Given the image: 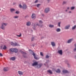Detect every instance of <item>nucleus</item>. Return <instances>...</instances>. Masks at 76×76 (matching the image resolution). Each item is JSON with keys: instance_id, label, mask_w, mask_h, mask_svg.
<instances>
[{"instance_id": "f257e3e1", "label": "nucleus", "mask_w": 76, "mask_h": 76, "mask_svg": "<svg viewBox=\"0 0 76 76\" xmlns=\"http://www.w3.org/2000/svg\"><path fill=\"white\" fill-rule=\"evenodd\" d=\"M29 51L30 52L31 54H32V55L33 56L34 58H35V59H36V60H38L39 58H37V57L36 56H35V53H34V51L31 50H29Z\"/></svg>"}, {"instance_id": "f03ea898", "label": "nucleus", "mask_w": 76, "mask_h": 76, "mask_svg": "<svg viewBox=\"0 0 76 76\" xmlns=\"http://www.w3.org/2000/svg\"><path fill=\"white\" fill-rule=\"evenodd\" d=\"M10 51L11 53L14 52L16 53L18 52V49L16 48H11L10 49Z\"/></svg>"}, {"instance_id": "7ed1b4c3", "label": "nucleus", "mask_w": 76, "mask_h": 76, "mask_svg": "<svg viewBox=\"0 0 76 76\" xmlns=\"http://www.w3.org/2000/svg\"><path fill=\"white\" fill-rule=\"evenodd\" d=\"M7 25V23H2V26L1 27V29H4L5 27Z\"/></svg>"}, {"instance_id": "20e7f679", "label": "nucleus", "mask_w": 76, "mask_h": 76, "mask_svg": "<svg viewBox=\"0 0 76 76\" xmlns=\"http://www.w3.org/2000/svg\"><path fill=\"white\" fill-rule=\"evenodd\" d=\"M22 9L23 10H25L27 9V6L25 4H23V6H22Z\"/></svg>"}, {"instance_id": "39448f33", "label": "nucleus", "mask_w": 76, "mask_h": 76, "mask_svg": "<svg viewBox=\"0 0 76 76\" xmlns=\"http://www.w3.org/2000/svg\"><path fill=\"white\" fill-rule=\"evenodd\" d=\"M49 12H50V8H47L45 9V13H48Z\"/></svg>"}, {"instance_id": "423d86ee", "label": "nucleus", "mask_w": 76, "mask_h": 76, "mask_svg": "<svg viewBox=\"0 0 76 76\" xmlns=\"http://www.w3.org/2000/svg\"><path fill=\"white\" fill-rule=\"evenodd\" d=\"M9 70V69L8 67H4V72H7V71H8Z\"/></svg>"}, {"instance_id": "0eeeda50", "label": "nucleus", "mask_w": 76, "mask_h": 76, "mask_svg": "<svg viewBox=\"0 0 76 76\" xmlns=\"http://www.w3.org/2000/svg\"><path fill=\"white\" fill-rule=\"evenodd\" d=\"M58 53L60 55H62V54L63 53V52L62 51V50H59L58 51Z\"/></svg>"}, {"instance_id": "6e6552de", "label": "nucleus", "mask_w": 76, "mask_h": 76, "mask_svg": "<svg viewBox=\"0 0 76 76\" xmlns=\"http://www.w3.org/2000/svg\"><path fill=\"white\" fill-rule=\"evenodd\" d=\"M11 44L12 45H14V46H17L18 45V43H14L13 42H11Z\"/></svg>"}, {"instance_id": "1a4fd4ad", "label": "nucleus", "mask_w": 76, "mask_h": 76, "mask_svg": "<svg viewBox=\"0 0 76 76\" xmlns=\"http://www.w3.org/2000/svg\"><path fill=\"white\" fill-rule=\"evenodd\" d=\"M70 25H68L65 27L64 29H69V28H70Z\"/></svg>"}, {"instance_id": "9d476101", "label": "nucleus", "mask_w": 76, "mask_h": 76, "mask_svg": "<svg viewBox=\"0 0 76 76\" xmlns=\"http://www.w3.org/2000/svg\"><path fill=\"white\" fill-rule=\"evenodd\" d=\"M73 40V39H71L68 40L67 42L68 43H70Z\"/></svg>"}, {"instance_id": "9b49d317", "label": "nucleus", "mask_w": 76, "mask_h": 76, "mask_svg": "<svg viewBox=\"0 0 76 76\" xmlns=\"http://www.w3.org/2000/svg\"><path fill=\"white\" fill-rule=\"evenodd\" d=\"M62 72L63 73H69L67 70H63Z\"/></svg>"}, {"instance_id": "f8f14e48", "label": "nucleus", "mask_w": 76, "mask_h": 76, "mask_svg": "<svg viewBox=\"0 0 76 76\" xmlns=\"http://www.w3.org/2000/svg\"><path fill=\"white\" fill-rule=\"evenodd\" d=\"M38 65V62H35L33 63L32 64V66H37Z\"/></svg>"}, {"instance_id": "ddd939ff", "label": "nucleus", "mask_w": 76, "mask_h": 76, "mask_svg": "<svg viewBox=\"0 0 76 76\" xmlns=\"http://www.w3.org/2000/svg\"><path fill=\"white\" fill-rule=\"evenodd\" d=\"M31 18L32 19H35V14H33L31 16Z\"/></svg>"}, {"instance_id": "4468645a", "label": "nucleus", "mask_w": 76, "mask_h": 76, "mask_svg": "<svg viewBox=\"0 0 76 76\" xmlns=\"http://www.w3.org/2000/svg\"><path fill=\"white\" fill-rule=\"evenodd\" d=\"M4 47L3 48L2 47V46H1V49H3V50H6V48H7L6 47V46L4 45Z\"/></svg>"}, {"instance_id": "2eb2a0df", "label": "nucleus", "mask_w": 76, "mask_h": 76, "mask_svg": "<svg viewBox=\"0 0 76 76\" xmlns=\"http://www.w3.org/2000/svg\"><path fill=\"white\" fill-rule=\"evenodd\" d=\"M56 31L57 32H60V31H61V29L60 28H58L56 30Z\"/></svg>"}, {"instance_id": "dca6fc26", "label": "nucleus", "mask_w": 76, "mask_h": 76, "mask_svg": "<svg viewBox=\"0 0 76 76\" xmlns=\"http://www.w3.org/2000/svg\"><path fill=\"white\" fill-rule=\"evenodd\" d=\"M11 60H12L13 61H14L16 59L15 57H12L10 58Z\"/></svg>"}, {"instance_id": "f3484780", "label": "nucleus", "mask_w": 76, "mask_h": 76, "mask_svg": "<svg viewBox=\"0 0 76 76\" xmlns=\"http://www.w3.org/2000/svg\"><path fill=\"white\" fill-rule=\"evenodd\" d=\"M51 45L53 47H54L55 46V43L54 42H51Z\"/></svg>"}, {"instance_id": "a211bd4d", "label": "nucleus", "mask_w": 76, "mask_h": 76, "mask_svg": "<svg viewBox=\"0 0 76 76\" xmlns=\"http://www.w3.org/2000/svg\"><path fill=\"white\" fill-rule=\"evenodd\" d=\"M47 72L50 74H53V72L51 70H48L47 71Z\"/></svg>"}, {"instance_id": "6ab92c4d", "label": "nucleus", "mask_w": 76, "mask_h": 76, "mask_svg": "<svg viewBox=\"0 0 76 76\" xmlns=\"http://www.w3.org/2000/svg\"><path fill=\"white\" fill-rule=\"evenodd\" d=\"M18 73L20 75H23V72L21 71H18Z\"/></svg>"}, {"instance_id": "aec40b11", "label": "nucleus", "mask_w": 76, "mask_h": 76, "mask_svg": "<svg viewBox=\"0 0 76 76\" xmlns=\"http://www.w3.org/2000/svg\"><path fill=\"white\" fill-rule=\"evenodd\" d=\"M31 25V22H27L26 23V25L27 26H30V25Z\"/></svg>"}, {"instance_id": "412c9836", "label": "nucleus", "mask_w": 76, "mask_h": 76, "mask_svg": "<svg viewBox=\"0 0 76 76\" xmlns=\"http://www.w3.org/2000/svg\"><path fill=\"white\" fill-rule=\"evenodd\" d=\"M20 52L21 53V54H25V55L26 54V53L24 52L22 50H21L20 51Z\"/></svg>"}, {"instance_id": "4be33fe9", "label": "nucleus", "mask_w": 76, "mask_h": 76, "mask_svg": "<svg viewBox=\"0 0 76 76\" xmlns=\"http://www.w3.org/2000/svg\"><path fill=\"white\" fill-rule=\"evenodd\" d=\"M10 10L11 12H14V11L15 10L14 9H10Z\"/></svg>"}, {"instance_id": "5701e85b", "label": "nucleus", "mask_w": 76, "mask_h": 76, "mask_svg": "<svg viewBox=\"0 0 76 76\" xmlns=\"http://www.w3.org/2000/svg\"><path fill=\"white\" fill-rule=\"evenodd\" d=\"M56 73H60V70L59 69H58L57 71H56Z\"/></svg>"}, {"instance_id": "b1692460", "label": "nucleus", "mask_w": 76, "mask_h": 76, "mask_svg": "<svg viewBox=\"0 0 76 76\" xmlns=\"http://www.w3.org/2000/svg\"><path fill=\"white\" fill-rule=\"evenodd\" d=\"M75 48L74 49V51H76V44H75Z\"/></svg>"}, {"instance_id": "393cba45", "label": "nucleus", "mask_w": 76, "mask_h": 76, "mask_svg": "<svg viewBox=\"0 0 76 76\" xmlns=\"http://www.w3.org/2000/svg\"><path fill=\"white\" fill-rule=\"evenodd\" d=\"M75 7H71V10H74V9H75Z\"/></svg>"}, {"instance_id": "a878e982", "label": "nucleus", "mask_w": 76, "mask_h": 76, "mask_svg": "<svg viewBox=\"0 0 76 76\" xmlns=\"http://www.w3.org/2000/svg\"><path fill=\"white\" fill-rule=\"evenodd\" d=\"M16 36H17V37H20L22 36V34H21V33H20V35H16Z\"/></svg>"}, {"instance_id": "bb28decb", "label": "nucleus", "mask_w": 76, "mask_h": 76, "mask_svg": "<svg viewBox=\"0 0 76 76\" xmlns=\"http://www.w3.org/2000/svg\"><path fill=\"white\" fill-rule=\"evenodd\" d=\"M76 25H75L74 26H73L72 28V29H75V28H76Z\"/></svg>"}, {"instance_id": "cd10ccee", "label": "nucleus", "mask_w": 76, "mask_h": 76, "mask_svg": "<svg viewBox=\"0 0 76 76\" xmlns=\"http://www.w3.org/2000/svg\"><path fill=\"white\" fill-rule=\"evenodd\" d=\"M49 26L50 28H53V26H54V25H49Z\"/></svg>"}, {"instance_id": "c85d7f7f", "label": "nucleus", "mask_w": 76, "mask_h": 76, "mask_svg": "<svg viewBox=\"0 0 76 76\" xmlns=\"http://www.w3.org/2000/svg\"><path fill=\"white\" fill-rule=\"evenodd\" d=\"M38 65H39V67H40H40H41L42 66V64H40Z\"/></svg>"}, {"instance_id": "c756f323", "label": "nucleus", "mask_w": 76, "mask_h": 76, "mask_svg": "<svg viewBox=\"0 0 76 76\" xmlns=\"http://www.w3.org/2000/svg\"><path fill=\"white\" fill-rule=\"evenodd\" d=\"M35 67L36 68H37V69H39V68H40L39 65H37L36 67Z\"/></svg>"}, {"instance_id": "7c9ffc66", "label": "nucleus", "mask_w": 76, "mask_h": 76, "mask_svg": "<svg viewBox=\"0 0 76 76\" xmlns=\"http://www.w3.org/2000/svg\"><path fill=\"white\" fill-rule=\"evenodd\" d=\"M18 16H15L14 17V18H15V19H17V18H18Z\"/></svg>"}, {"instance_id": "2f4dec72", "label": "nucleus", "mask_w": 76, "mask_h": 76, "mask_svg": "<svg viewBox=\"0 0 76 76\" xmlns=\"http://www.w3.org/2000/svg\"><path fill=\"white\" fill-rule=\"evenodd\" d=\"M15 13H16V14H19V11H16L15 12Z\"/></svg>"}, {"instance_id": "473e14b6", "label": "nucleus", "mask_w": 76, "mask_h": 76, "mask_svg": "<svg viewBox=\"0 0 76 76\" xmlns=\"http://www.w3.org/2000/svg\"><path fill=\"white\" fill-rule=\"evenodd\" d=\"M19 7L20 8H22V5L21 4H20L19 5Z\"/></svg>"}, {"instance_id": "72a5a7b5", "label": "nucleus", "mask_w": 76, "mask_h": 76, "mask_svg": "<svg viewBox=\"0 0 76 76\" xmlns=\"http://www.w3.org/2000/svg\"><path fill=\"white\" fill-rule=\"evenodd\" d=\"M66 3H67V2L66 1H64L63 2V4H66Z\"/></svg>"}, {"instance_id": "f704fd0d", "label": "nucleus", "mask_w": 76, "mask_h": 76, "mask_svg": "<svg viewBox=\"0 0 76 76\" xmlns=\"http://www.w3.org/2000/svg\"><path fill=\"white\" fill-rule=\"evenodd\" d=\"M49 57H50V56L48 55H47L46 56V58H49Z\"/></svg>"}, {"instance_id": "c9c22d12", "label": "nucleus", "mask_w": 76, "mask_h": 76, "mask_svg": "<svg viewBox=\"0 0 76 76\" xmlns=\"http://www.w3.org/2000/svg\"><path fill=\"white\" fill-rule=\"evenodd\" d=\"M40 56H43V53H42V52L40 53Z\"/></svg>"}, {"instance_id": "e433bc0d", "label": "nucleus", "mask_w": 76, "mask_h": 76, "mask_svg": "<svg viewBox=\"0 0 76 76\" xmlns=\"http://www.w3.org/2000/svg\"><path fill=\"white\" fill-rule=\"evenodd\" d=\"M39 23H42V21H41V20H39Z\"/></svg>"}, {"instance_id": "4c0bfd02", "label": "nucleus", "mask_w": 76, "mask_h": 76, "mask_svg": "<svg viewBox=\"0 0 76 76\" xmlns=\"http://www.w3.org/2000/svg\"><path fill=\"white\" fill-rule=\"evenodd\" d=\"M39 26V25L38 24H37L36 25L35 24H34V27H35V26Z\"/></svg>"}, {"instance_id": "58836bf2", "label": "nucleus", "mask_w": 76, "mask_h": 76, "mask_svg": "<svg viewBox=\"0 0 76 76\" xmlns=\"http://www.w3.org/2000/svg\"><path fill=\"white\" fill-rule=\"evenodd\" d=\"M34 37H32L31 38V41H34Z\"/></svg>"}, {"instance_id": "ea45409f", "label": "nucleus", "mask_w": 76, "mask_h": 76, "mask_svg": "<svg viewBox=\"0 0 76 76\" xmlns=\"http://www.w3.org/2000/svg\"><path fill=\"white\" fill-rule=\"evenodd\" d=\"M37 2H38V0H36L34 2V3H37Z\"/></svg>"}, {"instance_id": "a19ab883", "label": "nucleus", "mask_w": 76, "mask_h": 76, "mask_svg": "<svg viewBox=\"0 0 76 76\" xmlns=\"http://www.w3.org/2000/svg\"><path fill=\"white\" fill-rule=\"evenodd\" d=\"M39 5H40V4H38L37 5V7H39Z\"/></svg>"}, {"instance_id": "79ce46f5", "label": "nucleus", "mask_w": 76, "mask_h": 76, "mask_svg": "<svg viewBox=\"0 0 76 76\" xmlns=\"http://www.w3.org/2000/svg\"><path fill=\"white\" fill-rule=\"evenodd\" d=\"M0 56H3V55H2V54L1 53H0Z\"/></svg>"}, {"instance_id": "37998d69", "label": "nucleus", "mask_w": 76, "mask_h": 76, "mask_svg": "<svg viewBox=\"0 0 76 76\" xmlns=\"http://www.w3.org/2000/svg\"><path fill=\"white\" fill-rule=\"evenodd\" d=\"M67 64L68 65V67H69V64Z\"/></svg>"}, {"instance_id": "c03bdc74", "label": "nucleus", "mask_w": 76, "mask_h": 76, "mask_svg": "<svg viewBox=\"0 0 76 76\" xmlns=\"http://www.w3.org/2000/svg\"><path fill=\"white\" fill-rule=\"evenodd\" d=\"M69 9H70V8H69V7H67V9L68 10H69Z\"/></svg>"}, {"instance_id": "a18cd8bd", "label": "nucleus", "mask_w": 76, "mask_h": 76, "mask_svg": "<svg viewBox=\"0 0 76 76\" xmlns=\"http://www.w3.org/2000/svg\"><path fill=\"white\" fill-rule=\"evenodd\" d=\"M69 13H72V12H71V11H69Z\"/></svg>"}, {"instance_id": "49530a36", "label": "nucleus", "mask_w": 76, "mask_h": 76, "mask_svg": "<svg viewBox=\"0 0 76 76\" xmlns=\"http://www.w3.org/2000/svg\"><path fill=\"white\" fill-rule=\"evenodd\" d=\"M67 10H65V12H67Z\"/></svg>"}, {"instance_id": "de8ad7c7", "label": "nucleus", "mask_w": 76, "mask_h": 76, "mask_svg": "<svg viewBox=\"0 0 76 76\" xmlns=\"http://www.w3.org/2000/svg\"><path fill=\"white\" fill-rule=\"evenodd\" d=\"M58 25H60V22L58 23Z\"/></svg>"}, {"instance_id": "09e8293b", "label": "nucleus", "mask_w": 76, "mask_h": 76, "mask_svg": "<svg viewBox=\"0 0 76 76\" xmlns=\"http://www.w3.org/2000/svg\"><path fill=\"white\" fill-rule=\"evenodd\" d=\"M23 57H25V56H24V55H23Z\"/></svg>"}, {"instance_id": "8fccbe9b", "label": "nucleus", "mask_w": 76, "mask_h": 76, "mask_svg": "<svg viewBox=\"0 0 76 76\" xmlns=\"http://www.w3.org/2000/svg\"><path fill=\"white\" fill-rule=\"evenodd\" d=\"M48 1H50V0H47Z\"/></svg>"}, {"instance_id": "3c124183", "label": "nucleus", "mask_w": 76, "mask_h": 76, "mask_svg": "<svg viewBox=\"0 0 76 76\" xmlns=\"http://www.w3.org/2000/svg\"><path fill=\"white\" fill-rule=\"evenodd\" d=\"M58 26H60V25H58Z\"/></svg>"}, {"instance_id": "603ef678", "label": "nucleus", "mask_w": 76, "mask_h": 76, "mask_svg": "<svg viewBox=\"0 0 76 76\" xmlns=\"http://www.w3.org/2000/svg\"><path fill=\"white\" fill-rule=\"evenodd\" d=\"M34 30H35V28H34Z\"/></svg>"}, {"instance_id": "864d4df0", "label": "nucleus", "mask_w": 76, "mask_h": 76, "mask_svg": "<svg viewBox=\"0 0 76 76\" xmlns=\"http://www.w3.org/2000/svg\"><path fill=\"white\" fill-rule=\"evenodd\" d=\"M75 58H76V56H75Z\"/></svg>"}, {"instance_id": "5fc2aeb1", "label": "nucleus", "mask_w": 76, "mask_h": 76, "mask_svg": "<svg viewBox=\"0 0 76 76\" xmlns=\"http://www.w3.org/2000/svg\"><path fill=\"white\" fill-rule=\"evenodd\" d=\"M44 65H45V64H44Z\"/></svg>"}, {"instance_id": "6e6d98bb", "label": "nucleus", "mask_w": 76, "mask_h": 76, "mask_svg": "<svg viewBox=\"0 0 76 76\" xmlns=\"http://www.w3.org/2000/svg\"><path fill=\"white\" fill-rule=\"evenodd\" d=\"M13 4H14V3Z\"/></svg>"}]
</instances>
